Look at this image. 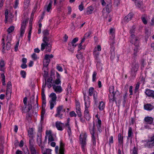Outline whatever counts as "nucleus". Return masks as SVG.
<instances>
[{
    "mask_svg": "<svg viewBox=\"0 0 154 154\" xmlns=\"http://www.w3.org/2000/svg\"><path fill=\"white\" fill-rule=\"evenodd\" d=\"M114 86H110L109 89L110 94L109 95V103L112 106L114 102L116 103V95L117 91L114 92Z\"/></svg>",
    "mask_w": 154,
    "mask_h": 154,
    "instance_id": "obj_1",
    "label": "nucleus"
},
{
    "mask_svg": "<svg viewBox=\"0 0 154 154\" xmlns=\"http://www.w3.org/2000/svg\"><path fill=\"white\" fill-rule=\"evenodd\" d=\"M93 54L94 55V57L95 58L97 59L99 55V52L97 51V48H96V47H95L94 48Z\"/></svg>",
    "mask_w": 154,
    "mask_h": 154,
    "instance_id": "obj_27",
    "label": "nucleus"
},
{
    "mask_svg": "<svg viewBox=\"0 0 154 154\" xmlns=\"http://www.w3.org/2000/svg\"><path fill=\"white\" fill-rule=\"evenodd\" d=\"M112 50H110V58L112 60H113L115 57V54L114 52L115 48H113Z\"/></svg>",
    "mask_w": 154,
    "mask_h": 154,
    "instance_id": "obj_30",
    "label": "nucleus"
},
{
    "mask_svg": "<svg viewBox=\"0 0 154 154\" xmlns=\"http://www.w3.org/2000/svg\"><path fill=\"white\" fill-rule=\"evenodd\" d=\"M94 10V8L93 7L91 6H89L87 9L86 14H91Z\"/></svg>",
    "mask_w": 154,
    "mask_h": 154,
    "instance_id": "obj_26",
    "label": "nucleus"
},
{
    "mask_svg": "<svg viewBox=\"0 0 154 154\" xmlns=\"http://www.w3.org/2000/svg\"><path fill=\"white\" fill-rule=\"evenodd\" d=\"M49 103H50V108L51 109H52L54 108V106L56 104V102L50 101Z\"/></svg>",
    "mask_w": 154,
    "mask_h": 154,
    "instance_id": "obj_38",
    "label": "nucleus"
},
{
    "mask_svg": "<svg viewBox=\"0 0 154 154\" xmlns=\"http://www.w3.org/2000/svg\"><path fill=\"white\" fill-rule=\"evenodd\" d=\"M33 129L32 128H29L28 131V134L29 137H31V138H33L32 135L33 133Z\"/></svg>",
    "mask_w": 154,
    "mask_h": 154,
    "instance_id": "obj_31",
    "label": "nucleus"
},
{
    "mask_svg": "<svg viewBox=\"0 0 154 154\" xmlns=\"http://www.w3.org/2000/svg\"><path fill=\"white\" fill-rule=\"evenodd\" d=\"M132 154H138L137 153V149L135 147L134 148Z\"/></svg>",
    "mask_w": 154,
    "mask_h": 154,
    "instance_id": "obj_63",
    "label": "nucleus"
},
{
    "mask_svg": "<svg viewBox=\"0 0 154 154\" xmlns=\"http://www.w3.org/2000/svg\"><path fill=\"white\" fill-rule=\"evenodd\" d=\"M28 19H25L22 21L21 24L20 29V36L22 37L25 32V29L26 28V23H28Z\"/></svg>",
    "mask_w": 154,
    "mask_h": 154,
    "instance_id": "obj_5",
    "label": "nucleus"
},
{
    "mask_svg": "<svg viewBox=\"0 0 154 154\" xmlns=\"http://www.w3.org/2000/svg\"><path fill=\"white\" fill-rule=\"evenodd\" d=\"M91 33V31H89L88 32L85 33L84 35L83 38L82 40V42H83L85 39L88 38Z\"/></svg>",
    "mask_w": 154,
    "mask_h": 154,
    "instance_id": "obj_20",
    "label": "nucleus"
},
{
    "mask_svg": "<svg viewBox=\"0 0 154 154\" xmlns=\"http://www.w3.org/2000/svg\"><path fill=\"white\" fill-rule=\"evenodd\" d=\"M49 2L48 4L45 5L44 9L46 10L48 12H49L50 10L51 9L52 5L53 3L52 0H49Z\"/></svg>",
    "mask_w": 154,
    "mask_h": 154,
    "instance_id": "obj_13",
    "label": "nucleus"
},
{
    "mask_svg": "<svg viewBox=\"0 0 154 154\" xmlns=\"http://www.w3.org/2000/svg\"><path fill=\"white\" fill-rule=\"evenodd\" d=\"M53 88L56 93H60L62 91V88L60 86L52 85Z\"/></svg>",
    "mask_w": 154,
    "mask_h": 154,
    "instance_id": "obj_10",
    "label": "nucleus"
},
{
    "mask_svg": "<svg viewBox=\"0 0 154 154\" xmlns=\"http://www.w3.org/2000/svg\"><path fill=\"white\" fill-rule=\"evenodd\" d=\"M54 140V139L53 138V137L52 135H50V136H48V141H49H49H50V142L52 141H53Z\"/></svg>",
    "mask_w": 154,
    "mask_h": 154,
    "instance_id": "obj_64",
    "label": "nucleus"
},
{
    "mask_svg": "<svg viewBox=\"0 0 154 154\" xmlns=\"http://www.w3.org/2000/svg\"><path fill=\"white\" fill-rule=\"evenodd\" d=\"M54 57V55L51 54V55L46 54L45 55V60H50V58H52Z\"/></svg>",
    "mask_w": 154,
    "mask_h": 154,
    "instance_id": "obj_36",
    "label": "nucleus"
},
{
    "mask_svg": "<svg viewBox=\"0 0 154 154\" xmlns=\"http://www.w3.org/2000/svg\"><path fill=\"white\" fill-rule=\"evenodd\" d=\"M27 106L28 109L27 111H29L32 109V104L29 102Z\"/></svg>",
    "mask_w": 154,
    "mask_h": 154,
    "instance_id": "obj_59",
    "label": "nucleus"
},
{
    "mask_svg": "<svg viewBox=\"0 0 154 154\" xmlns=\"http://www.w3.org/2000/svg\"><path fill=\"white\" fill-rule=\"evenodd\" d=\"M78 38H75L72 40L71 43L72 45V46L74 48L76 46V45H75L74 44L77 41H78Z\"/></svg>",
    "mask_w": 154,
    "mask_h": 154,
    "instance_id": "obj_39",
    "label": "nucleus"
},
{
    "mask_svg": "<svg viewBox=\"0 0 154 154\" xmlns=\"http://www.w3.org/2000/svg\"><path fill=\"white\" fill-rule=\"evenodd\" d=\"M95 123L94 122V123L93 124V129L91 131H90L91 134V132L92 131L94 132V134H95Z\"/></svg>",
    "mask_w": 154,
    "mask_h": 154,
    "instance_id": "obj_61",
    "label": "nucleus"
},
{
    "mask_svg": "<svg viewBox=\"0 0 154 154\" xmlns=\"http://www.w3.org/2000/svg\"><path fill=\"white\" fill-rule=\"evenodd\" d=\"M105 107V104L103 102L101 101L100 103L99 106L98 107L100 110L104 109Z\"/></svg>",
    "mask_w": 154,
    "mask_h": 154,
    "instance_id": "obj_33",
    "label": "nucleus"
},
{
    "mask_svg": "<svg viewBox=\"0 0 154 154\" xmlns=\"http://www.w3.org/2000/svg\"><path fill=\"white\" fill-rule=\"evenodd\" d=\"M42 134H39L37 135V138L36 139V141L37 144H38L39 146H41V144H42Z\"/></svg>",
    "mask_w": 154,
    "mask_h": 154,
    "instance_id": "obj_16",
    "label": "nucleus"
},
{
    "mask_svg": "<svg viewBox=\"0 0 154 154\" xmlns=\"http://www.w3.org/2000/svg\"><path fill=\"white\" fill-rule=\"evenodd\" d=\"M20 74L23 78H25L26 76V72L24 71H21L20 72Z\"/></svg>",
    "mask_w": 154,
    "mask_h": 154,
    "instance_id": "obj_55",
    "label": "nucleus"
},
{
    "mask_svg": "<svg viewBox=\"0 0 154 154\" xmlns=\"http://www.w3.org/2000/svg\"><path fill=\"white\" fill-rule=\"evenodd\" d=\"M70 115L71 117H72L73 116L76 117V114L75 113V112L73 111H72L70 112Z\"/></svg>",
    "mask_w": 154,
    "mask_h": 154,
    "instance_id": "obj_56",
    "label": "nucleus"
},
{
    "mask_svg": "<svg viewBox=\"0 0 154 154\" xmlns=\"http://www.w3.org/2000/svg\"><path fill=\"white\" fill-rule=\"evenodd\" d=\"M152 90L150 89H146L145 91V93L147 96L150 97L152 93Z\"/></svg>",
    "mask_w": 154,
    "mask_h": 154,
    "instance_id": "obj_40",
    "label": "nucleus"
},
{
    "mask_svg": "<svg viewBox=\"0 0 154 154\" xmlns=\"http://www.w3.org/2000/svg\"><path fill=\"white\" fill-rule=\"evenodd\" d=\"M30 1V0H24V7L25 8H27L29 6Z\"/></svg>",
    "mask_w": 154,
    "mask_h": 154,
    "instance_id": "obj_29",
    "label": "nucleus"
},
{
    "mask_svg": "<svg viewBox=\"0 0 154 154\" xmlns=\"http://www.w3.org/2000/svg\"><path fill=\"white\" fill-rule=\"evenodd\" d=\"M133 14L131 13H129L127 16H126L124 19L125 22H128L131 20L132 17H133Z\"/></svg>",
    "mask_w": 154,
    "mask_h": 154,
    "instance_id": "obj_15",
    "label": "nucleus"
},
{
    "mask_svg": "<svg viewBox=\"0 0 154 154\" xmlns=\"http://www.w3.org/2000/svg\"><path fill=\"white\" fill-rule=\"evenodd\" d=\"M130 42L134 44L135 46L134 49L133 55L134 57H135L137 56V53L140 49L139 40H138V39L137 38H133L131 41H130Z\"/></svg>",
    "mask_w": 154,
    "mask_h": 154,
    "instance_id": "obj_2",
    "label": "nucleus"
},
{
    "mask_svg": "<svg viewBox=\"0 0 154 154\" xmlns=\"http://www.w3.org/2000/svg\"><path fill=\"white\" fill-rule=\"evenodd\" d=\"M11 91H12L6 90V96L7 97H8V99L11 95Z\"/></svg>",
    "mask_w": 154,
    "mask_h": 154,
    "instance_id": "obj_51",
    "label": "nucleus"
},
{
    "mask_svg": "<svg viewBox=\"0 0 154 154\" xmlns=\"http://www.w3.org/2000/svg\"><path fill=\"white\" fill-rule=\"evenodd\" d=\"M133 66H132L131 71L132 73H133V75H135V72H137L138 69L139 67V64L138 63H136L135 64H133Z\"/></svg>",
    "mask_w": 154,
    "mask_h": 154,
    "instance_id": "obj_11",
    "label": "nucleus"
},
{
    "mask_svg": "<svg viewBox=\"0 0 154 154\" xmlns=\"http://www.w3.org/2000/svg\"><path fill=\"white\" fill-rule=\"evenodd\" d=\"M153 119L151 117H146L144 118V121L147 123L151 124L153 122Z\"/></svg>",
    "mask_w": 154,
    "mask_h": 154,
    "instance_id": "obj_19",
    "label": "nucleus"
},
{
    "mask_svg": "<svg viewBox=\"0 0 154 154\" xmlns=\"http://www.w3.org/2000/svg\"><path fill=\"white\" fill-rule=\"evenodd\" d=\"M11 47L10 42H7L6 43V49L7 50L10 49Z\"/></svg>",
    "mask_w": 154,
    "mask_h": 154,
    "instance_id": "obj_50",
    "label": "nucleus"
},
{
    "mask_svg": "<svg viewBox=\"0 0 154 154\" xmlns=\"http://www.w3.org/2000/svg\"><path fill=\"white\" fill-rule=\"evenodd\" d=\"M64 125V124L61 122L57 121L56 122V126L57 129L60 131H62V127Z\"/></svg>",
    "mask_w": 154,
    "mask_h": 154,
    "instance_id": "obj_17",
    "label": "nucleus"
},
{
    "mask_svg": "<svg viewBox=\"0 0 154 154\" xmlns=\"http://www.w3.org/2000/svg\"><path fill=\"white\" fill-rule=\"evenodd\" d=\"M32 57L34 60H36L38 58L37 56L35 53H33L32 55Z\"/></svg>",
    "mask_w": 154,
    "mask_h": 154,
    "instance_id": "obj_60",
    "label": "nucleus"
},
{
    "mask_svg": "<svg viewBox=\"0 0 154 154\" xmlns=\"http://www.w3.org/2000/svg\"><path fill=\"white\" fill-rule=\"evenodd\" d=\"M65 145L62 141H60V143L59 153L58 154H64Z\"/></svg>",
    "mask_w": 154,
    "mask_h": 154,
    "instance_id": "obj_12",
    "label": "nucleus"
},
{
    "mask_svg": "<svg viewBox=\"0 0 154 154\" xmlns=\"http://www.w3.org/2000/svg\"><path fill=\"white\" fill-rule=\"evenodd\" d=\"M76 110L78 116L79 117H81L82 116L81 109L79 107H76Z\"/></svg>",
    "mask_w": 154,
    "mask_h": 154,
    "instance_id": "obj_34",
    "label": "nucleus"
},
{
    "mask_svg": "<svg viewBox=\"0 0 154 154\" xmlns=\"http://www.w3.org/2000/svg\"><path fill=\"white\" fill-rule=\"evenodd\" d=\"M81 136V135H80V141L81 144H82V148L83 149H84L85 146L86 145L85 140L87 137V135L86 134H85L83 136V137H82Z\"/></svg>",
    "mask_w": 154,
    "mask_h": 154,
    "instance_id": "obj_9",
    "label": "nucleus"
},
{
    "mask_svg": "<svg viewBox=\"0 0 154 154\" xmlns=\"http://www.w3.org/2000/svg\"><path fill=\"white\" fill-rule=\"evenodd\" d=\"M94 88L93 87H91L89 89V95L90 96H91L92 95L94 91Z\"/></svg>",
    "mask_w": 154,
    "mask_h": 154,
    "instance_id": "obj_52",
    "label": "nucleus"
},
{
    "mask_svg": "<svg viewBox=\"0 0 154 154\" xmlns=\"http://www.w3.org/2000/svg\"><path fill=\"white\" fill-rule=\"evenodd\" d=\"M118 141L119 144H121L123 146V137L122 136L121 134L119 133L118 135Z\"/></svg>",
    "mask_w": 154,
    "mask_h": 154,
    "instance_id": "obj_23",
    "label": "nucleus"
},
{
    "mask_svg": "<svg viewBox=\"0 0 154 154\" xmlns=\"http://www.w3.org/2000/svg\"><path fill=\"white\" fill-rule=\"evenodd\" d=\"M45 89H42V100L45 99Z\"/></svg>",
    "mask_w": 154,
    "mask_h": 154,
    "instance_id": "obj_53",
    "label": "nucleus"
},
{
    "mask_svg": "<svg viewBox=\"0 0 154 154\" xmlns=\"http://www.w3.org/2000/svg\"><path fill=\"white\" fill-rule=\"evenodd\" d=\"M5 66V63L4 60H1V61L0 62V66L1 68V69L0 70L2 71H3V69L2 68L3 67Z\"/></svg>",
    "mask_w": 154,
    "mask_h": 154,
    "instance_id": "obj_43",
    "label": "nucleus"
},
{
    "mask_svg": "<svg viewBox=\"0 0 154 154\" xmlns=\"http://www.w3.org/2000/svg\"><path fill=\"white\" fill-rule=\"evenodd\" d=\"M14 29V26H10L7 30V32H8V34L13 32Z\"/></svg>",
    "mask_w": 154,
    "mask_h": 154,
    "instance_id": "obj_35",
    "label": "nucleus"
},
{
    "mask_svg": "<svg viewBox=\"0 0 154 154\" xmlns=\"http://www.w3.org/2000/svg\"><path fill=\"white\" fill-rule=\"evenodd\" d=\"M101 120L98 119L97 121V123L96 125L98 130L100 132H101L102 131L101 128Z\"/></svg>",
    "mask_w": 154,
    "mask_h": 154,
    "instance_id": "obj_24",
    "label": "nucleus"
},
{
    "mask_svg": "<svg viewBox=\"0 0 154 154\" xmlns=\"http://www.w3.org/2000/svg\"><path fill=\"white\" fill-rule=\"evenodd\" d=\"M65 109L63 108V105L59 106L57 108V113L55 115V116L56 117H58L61 119H62L63 115L60 114V112H65Z\"/></svg>",
    "mask_w": 154,
    "mask_h": 154,
    "instance_id": "obj_7",
    "label": "nucleus"
},
{
    "mask_svg": "<svg viewBox=\"0 0 154 154\" xmlns=\"http://www.w3.org/2000/svg\"><path fill=\"white\" fill-rule=\"evenodd\" d=\"M140 84L138 82L137 84H136L134 91V93H136L137 92L139 88L140 87Z\"/></svg>",
    "mask_w": 154,
    "mask_h": 154,
    "instance_id": "obj_47",
    "label": "nucleus"
},
{
    "mask_svg": "<svg viewBox=\"0 0 154 154\" xmlns=\"http://www.w3.org/2000/svg\"><path fill=\"white\" fill-rule=\"evenodd\" d=\"M34 99L35 97L33 95L32 97H31L30 101L29 102H30V103H32V104L34 103Z\"/></svg>",
    "mask_w": 154,
    "mask_h": 154,
    "instance_id": "obj_62",
    "label": "nucleus"
},
{
    "mask_svg": "<svg viewBox=\"0 0 154 154\" xmlns=\"http://www.w3.org/2000/svg\"><path fill=\"white\" fill-rule=\"evenodd\" d=\"M144 108L146 110H150L153 109L154 106L150 104H147L144 106Z\"/></svg>",
    "mask_w": 154,
    "mask_h": 154,
    "instance_id": "obj_22",
    "label": "nucleus"
},
{
    "mask_svg": "<svg viewBox=\"0 0 154 154\" xmlns=\"http://www.w3.org/2000/svg\"><path fill=\"white\" fill-rule=\"evenodd\" d=\"M84 116L87 120L89 119L90 117L89 115V112L87 109H85V110L84 111Z\"/></svg>",
    "mask_w": 154,
    "mask_h": 154,
    "instance_id": "obj_25",
    "label": "nucleus"
},
{
    "mask_svg": "<svg viewBox=\"0 0 154 154\" xmlns=\"http://www.w3.org/2000/svg\"><path fill=\"white\" fill-rule=\"evenodd\" d=\"M34 139L31 138L29 141V148L31 152V154H38L36 149L34 143Z\"/></svg>",
    "mask_w": 154,
    "mask_h": 154,
    "instance_id": "obj_4",
    "label": "nucleus"
},
{
    "mask_svg": "<svg viewBox=\"0 0 154 154\" xmlns=\"http://www.w3.org/2000/svg\"><path fill=\"white\" fill-rule=\"evenodd\" d=\"M146 145L149 148H151L154 146V141L151 137L150 139L148 140L146 143Z\"/></svg>",
    "mask_w": 154,
    "mask_h": 154,
    "instance_id": "obj_14",
    "label": "nucleus"
},
{
    "mask_svg": "<svg viewBox=\"0 0 154 154\" xmlns=\"http://www.w3.org/2000/svg\"><path fill=\"white\" fill-rule=\"evenodd\" d=\"M97 74V73L96 71H94L92 75V81L93 82L95 81L96 79V76Z\"/></svg>",
    "mask_w": 154,
    "mask_h": 154,
    "instance_id": "obj_46",
    "label": "nucleus"
},
{
    "mask_svg": "<svg viewBox=\"0 0 154 154\" xmlns=\"http://www.w3.org/2000/svg\"><path fill=\"white\" fill-rule=\"evenodd\" d=\"M65 126L68 128L67 131L69 135H70V134L71 133V130L69 124H66Z\"/></svg>",
    "mask_w": 154,
    "mask_h": 154,
    "instance_id": "obj_48",
    "label": "nucleus"
},
{
    "mask_svg": "<svg viewBox=\"0 0 154 154\" xmlns=\"http://www.w3.org/2000/svg\"><path fill=\"white\" fill-rule=\"evenodd\" d=\"M50 41V38L47 36H44L43 41L44 43H42L41 44V50L42 51H43L45 48L46 45L50 44V43H48Z\"/></svg>",
    "mask_w": 154,
    "mask_h": 154,
    "instance_id": "obj_6",
    "label": "nucleus"
},
{
    "mask_svg": "<svg viewBox=\"0 0 154 154\" xmlns=\"http://www.w3.org/2000/svg\"><path fill=\"white\" fill-rule=\"evenodd\" d=\"M2 52H4L5 50V39L3 38L2 39Z\"/></svg>",
    "mask_w": 154,
    "mask_h": 154,
    "instance_id": "obj_41",
    "label": "nucleus"
},
{
    "mask_svg": "<svg viewBox=\"0 0 154 154\" xmlns=\"http://www.w3.org/2000/svg\"><path fill=\"white\" fill-rule=\"evenodd\" d=\"M136 28V26L135 25H133L130 30V33L131 34L130 41H131L133 38H137L138 39V40H139V38L138 37H135V35L134 34L135 32Z\"/></svg>",
    "mask_w": 154,
    "mask_h": 154,
    "instance_id": "obj_8",
    "label": "nucleus"
},
{
    "mask_svg": "<svg viewBox=\"0 0 154 154\" xmlns=\"http://www.w3.org/2000/svg\"><path fill=\"white\" fill-rule=\"evenodd\" d=\"M61 81L59 78H57L56 79L55 81V83L56 85H59Z\"/></svg>",
    "mask_w": 154,
    "mask_h": 154,
    "instance_id": "obj_57",
    "label": "nucleus"
},
{
    "mask_svg": "<svg viewBox=\"0 0 154 154\" xmlns=\"http://www.w3.org/2000/svg\"><path fill=\"white\" fill-rule=\"evenodd\" d=\"M11 87L12 85L11 82L10 81H9L7 84V89L6 90H9V91H12L11 90Z\"/></svg>",
    "mask_w": 154,
    "mask_h": 154,
    "instance_id": "obj_32",
    "label": "nucleus"
},
{
    "mask_svg": "<svg viewBox=\"0 0 154 154\" xmlns=\"http://www.w3.org/2000/svg\"><path fill=\"white\" fill-rule=\"evenodd\" d=\"M51 150L49 149H47L42 152L43 154H51Z\"/></svg>",
    "mask_w": 154,
    "mask_h": 154,
    "instance_id": "obj_44",
    "label": "nucleus"
},
{
    "mask_svg": "<svg viewBox=\"0 0 154 154\" xmlns=\"http://www.w3.org/2000/svg\"><path fill=\"white\" fill-rule=\"evenodd\" d=\"M46 60V62H44L43 65L44 66L47 67L48 66L49 63L50 61V60Z\"/></svg>",
    "mask_w": 154,
    "mask_h": 154,
    "instance_id": "obj_54",
    "label": "nucleus"
},
{
    "mask_svg": "<svg viewBox=\"0 0 154 154\" xmlns=\"http://www.w3.org/2000/svg\"><path fill=\"white\" fill-rule=\"evenodd\" d=\"M134 1L135 2L136 5L139 8L142 5V2L140 0H135Z\"/></svg>",
    "mask_w": 154,
    "mask_h": 154,
    "instance_id": "obj_28",
    "label": "nucleus"
},
{
    "mask_svg": "<svg viewBox=\"0 0 154 154\" xmlns=\"http://www.w3.org/2000/svg\"><path fill=\"white\" fill-rule=\"evenodd\" d=\"M92 135V140L93 141V144L94 145H95L96 143V138L94 136V132L92 131L91 134Z\"/></svg>",
    "mask_w": 154,
    "mask_h": 154,
    "instance_id": "obj_37",
    "label": "nucleus"
},
{
    "mask_svg": "<svg viewBox=\"0 0 154 154\" xmlns=\"http://www.w3.org/2000/svg\"><path fill=\"white\" fill-rule=\"evenodd\" d=\"M53 78L51 77L49 78L47 80V81L46 82L48 87L49 88H50L52 85H51L52 81H53Z\"/></svg>",
    "mask_w": 154,
    "mask_h": 154,
    "instance_id": "obj_18",
    "label": "nucleus"
},
{
    "mask_svg": "<svg viewBox=\"0 0 154 154\" xmlns=\"http://www.w3.org/2000/svg\"><path fill=\"white\" fill-rule=\"evenodd\" d=\"M46 51L47 52H50L51 49V44L46 45Z\"/></svg>",
    "mask_w": 154,
    "mask_h": 154,
    "instance_id": "obj_42",
    "label": "nucleus"
},
{
    "mask_svg": "<svg viewBox=\"0 0 154 154\" xmlns=\"http://www.w3.org/2000/svg\"><path fill=\"white\" fill-rule=\"evenodd\" d=\"M51 98V99L50 101L56 102L57 99V96L56 94L54 93H51L49 96Z\"/></svg>",
    "mask_w": 154,
    "mask_h": 154,
    "instance_id": "obj_21",
    "label": "nucleus"
},
{
    "mask_svg": "<svg viewBox=\"0 0 154 154\" xmlns=\"http://www.w3.org/2000/svg\"><path fill=\"white\" fill-rule=\"evenodd\" d=\"M112 6V3L111 0H109L108 3H107L105 8L103 9V15L104 18H106L107 16L110 12Z\"/></svg>",
    "mask_w": 154,
    "mask_h": 154,
    "instance_id": "obj_3",
    "label": "nucleus"
},
{
    "mask_svg": "<svg viewBox=\"0 0 154 154\" xmlns=\"http://www.w3.org/2000/svg\"><path fill=\"white\" fill-rule=\"evenodd\" d=\"M44 36H47L49 34V31L47 29H45L43 31Z\"/></svg>",
    "mask_w": 154,
    "mask_h": 154,
    "instance_id": "obj_49",
    "label": "nucleus"
},
{
    "mask_svg": "<svg viewBox=\"0 0 154 154\" xmlns=\"http://www.w3.org/2000/svg\"><path fill=\"white\" fill-rule=\"evenodd\" d=\"M79 10L80 11H82L83 10L84 7H83V2H82L81 3V4L79 6Z\"/></svg>",
    "mask_w": 154,
    "mask_h": 154,
    "instance_id": "obj_58",
    "label": "nucleus"
},
{
    "mask_svg": "<svg viewBox=\"0 0 154 154\" xmlns=\"http://www.w3.org/2000/svg\"><path fill=\"white\" fill-rule=\"evenodd\" d=\"M132 130L131 128L129 127V130L128 131V137H131L132 135Z\"/></svg>",
    "mask_w": 154,
    "mask_h": 154,
    "instance_id": "obj_45",
    "label": "nucleus"
}]
</instances>
